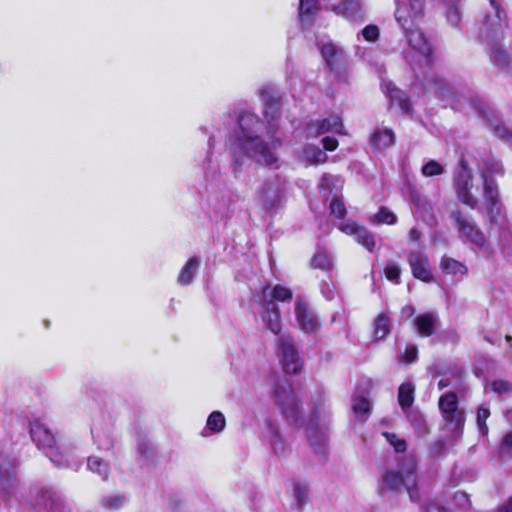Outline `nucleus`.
Returning <instances> with one entry per match:
<instances>
[{
	"instance_id": "37998d69",
	"label": "nucleus",
	"mask_w": 512,
	"mask_h": 512,
	"mask_svg": "<svg viewBox=\"0 0 512 512\" xmlns=\"http://www.w3.org/2000/svg\"><path fill=\"white\" fill-rule=\"evenodd\" d=\"M489 416H490V410L485 405H481L477 409L476 423H477V427H478L479 432L483 436L488 434V426L486 425V420L489 418Z\"/></svg>"
},
{
	"instance_id": "6ab92c4d",
	"label": "nucleus",
	"mask_w": 512,
	"mask_h": 512,
	"mask_svg": "<svg viewBox=\"0 0 512 512\" xmlns=\"http://www.w3.org/2000/svg\"><path fill=\"white\" fill-rule=\"evenodd\" d=\"M317 46L322 57L331 70L337 71L345 65L346 56L343 50L332 43L330 40L326 41L322 39L317 42Z\"/></svg>"
},
{
	"instance_id": "13d9d810",
	"label": "nucleus",
	"mask_w": 512,
	"mask_h": 512,
	"mask_svg": "<svg viewBox=\"0 0 512 512\" xmlns=\"http://www.w3.org/2000/svg\"><path fill=\"white\" fill-rule=\"evenodd\" d=\"M426 512H448L447 508L436 501L429 502L426 506Z\"/></svg>"
},
{
	"instance_id": "f8f14e48",
	"label": "nucleus",
	"mask_w": 512,
	"mask_h": 512,
	"mask_svg": "<svg viewBox=\"0 0 512 512\" xmlns=\"http://www.w3.org/2000/svg\"><path fill=\"white\" fill-rule=\"evenodd\" d=\"M276 402L284 417L292 424L297 425L299 421V405L292 385L282 381L275 387Z\"/></svg>"
},
{
	"instance_id": "f704fd0d",
	"label": "nucleus",
	"mask_w": 512,
	"mask_h": 512,
	"mask_svg": "<svg viewBox=\"0 0 512 512\" xmlns=\"http://www.w3.org/2000/svg\"><path fill=\"white\" fill-rule=\"evenodd\" d=\"M91 435L99 449L108 450L112 447L111 431L102 430L97 425L91 428Z\"/></svg>"
},
{
	"instance_id": "a878e982",
	"label": "nucleus",
	"mask_w": 512,
	"mask_h": 512,
	"mask_svg": "<svg viewBox=\"0 0 512 512\" xmlns=\"http://www.w3.org/2000/svg\"><path fill=\"white\" fill-rule=\"evenodd\" d=\"M226 427V418L220 411H213L209 414L206 425L201 431L202 437H209L214 434H220Z\"/></svg>"
},
{
	"instance_id": "052dcab7",
	"label": "nucleus",
	"mask_w": 512,
	"mask_h": 512,
	"mask_svg": "<svg viewBox=\"0 0 512 512\" xmlns=\"http://www.w3.org/2000/svg\"><path fill=\"white\" fill-rule=\"evenodd\" d=\"M321 292L324 295V297L328 300H332L335 296L334 288H330L328 284H326L325 287L321 288Z\"/></svg>"
},
{
	"instance_id": "3c124183",
	"label": "nucleus",
	"mask_w": 512,
	"mask_h": 512,
	"mask_svg": "<svg viewBox=\"0 0 512 512\" xmlns=\"http://www.w3.org/2000/svg\"><path fill=\"white\" fill-rule=\"evenodd\" d=\"M384 272H385V276L388 280L393 281L395 283H399L401 269L397 264L389 263L385 267Z\"/></svg>"
},
{
	"instance_id": "5701e85b",
	"label": "nucleus",
	"mask_w": 512,
	"mask_h": 512,
	"mask_svg": "<svg viewBox=\"0 0 512 512\" xmlns=\"http://www.w3.org/2000/svg\"><path fill=\"white\" fill-rule=\"evenodd\" d=\"M16 479V462L0 453V492L7 491Z\"/></svg>"
},
{
	"instance_id": "09e8293b",
	"label": "nucleus",
	"mask_w": 512,
	"mask_h": 512,
	"mask_svg": "<svg viewBox=\"0 0 512 512\" xmlns=\"http://www.w3.org/2000/svg\"><path fill=\"white\" fill-rule=\"evenodd\" d=\"M446 82L441 78H435L429 85L426 87V92L428 93H436L440 95H445L446 92Z\"/></svg>"
},
{
	"instance_id": "c03bdc74",
	"label": "nucleus",
	"mask_w": 512,
	"mask_h": 512,
	"mask_svg": "<svg viewBox=\"0 0 512 512\" xmlns=\"http://www.w3.org/2000/svg\"><path fill=\"white\" fill-rule=\"evenodd\" d=\"M126 499L121 495H109L102 499V506L107 510H117L124 506Z\"/></svg>"
},
{
	"instance_id": "2f4dec72",
	"label": "nucleus",
	"mask_w": 512,
	"mask_h": 512,
	"mask_svg": "<svg viewBox=\"0 0 512 512\" xmlns=\"http://www.w3.org/2000/svg\"><path fill=\"white\" fill-rule=\"evenodd\" d=\"M395 134L392 129L377 128L373 132L370 142L375 149H385L394 144Z\"/></svg>"
},
{
	"instance_id": "9d476101",
	"label": "nucleus",
	"mask_w": 512,
	"mask_h": 512,
	"mask_svg": "<svg viewBox=\"0 0 512 512\" xmlns=\"http://www.w3.org/2000/svg\"><path fill=\"white\" fill-rule=\"evenodd\" d=\"M472 172L469 169L467 162L462 159L459 163V167L454 173V187L457 198L466 206L471 209L478 208V199L472 195L471 189L472 183Z\"/></svg>"
},
{
	"instance_id": "864d4df0",
	"label": "nucleus",
	"mask_w": 512,
	"mask_h": 512,
	"mask_svg": "<svg viewBox=\"0 0 512 512\" xmlns=\"http://www.w3.org/2000/svg\"><path fill=\"white\" fill-rule=\"evenodd\" d=\"M361 34L365 40L369 42H374L379 37V29L375 25H368L361 30Z\"/></svg>"
},
{
	"instance_id": "412c9836",
	"label": "nucleus",
	"mask_w": 512,
	"mask_h": 512,
	"mask_svg": "<svg viewBox=\"0 0 512 512\" xmlns=\"http://www.w3.org/2000/svg\"><path fill=\"white\" fill-rule=\"evenodd\" d=\"M339 229L347 235H352L359 244L370 252L376 247L374 235L366 228L359 226L356 222L348 221L343 223L340 225Z\"/></svg>"
},
{
	"instance_id": "bf43d9fd",
	"label": "nucleus",
	"mask_w": 512,
	"mask_h": 512,
	"mask_svg": "<svg viewBox=\"0 0 512 512\" xmlns=\"http://www.w3.org/2000/svg\"><path fill=\"white\" fill-rule=\"evenodd\" d=\"M322 142L327 151H334L338 146V141L333 137H324Z\"/></svg>"
},
{
	"instance_id": "774afa93",
	"label": "nucleus",
	"mask_w": 512,
	"mask_h": 512,
	"mask_svg": "<svg viewBox=\"0 0 512 512\" xmlns=\"http://www.w3.org/2000/svg\"><path fill=\"white\" fill-rule=\"evenodd\" d=\"M225 207H226V204H225V203H223V204H221V206H220L218 209H219V211H221V210H224V209H225Z\"/></svg>"
},
{
	"instance_id": "9b49d317",
	"label": "nucleus",
	"mask_w": 512,
	"mask_h": 512,
	"mask_svg": "<svg viewBox=\"0 0 512 512\" xmlns=\"http://www.w3.org/2000/svg\"><path fill=\"white\" fill-rule=\"evenodd\" d=\"M340 180L332 175L324 174L321 178L319 188L325 201L329 202L331 215L343 218L346 214V207L340 193Z\"/></svg>"
},
{
	"instance_id": "79ce46f5",
	"label": "nucleus",
	"mask_w": 512,
	"mask_h": 512,
	"mask_svg": "<svg viewBox=\"0 0 512 512\" xmlns=\"http://www.w3.org/2000/svg\"><path fill=\"white\" fill-rule=\"evenodd\" d=\"M312 266L324 271H329L332 268L331 255L324 250L318 251L312 259Z\"/></svg>"
},
{
	"instance_id": "8fccbe9b",
	"label": "nucleus",
	"mask_w": 512,
	"mask_h": 512,
	"mask_svg": "<svg viewBox=\"0 0 512 512\" xmlns=\"http://www.w3.org/2000/svg\"><path fill=\"white\" fill-rule=\"evenodd\" d=\"M453 502L456 507L463 510L468 509L471 506L469 496L462 491L455 492L453 495Z\"/></svg>"
},
{
	"instance_id": "f3484780",
	"label": "nucleus",
	"mask_w": 512,
	"mask_h": 512,
	"mask_svg": "<svg viewBox=\"0 0 512 512\" xmlns=\"http://www.w3.org/2000/svg\"><path fill=\"white\" fill-rule=\"evenodd\" d=\"M262 436L277 457L281 458L287 455L288 445L275 421L270 418L265 420Z\"/></svg>"
},
{
	"instance_id": "f03ea898",
	"label": "nucleus",
	"mask_w": 512,
	"mask_h": 512,
	"mask_svg": "<svg viewBox=\"0 0 512 512\" xmlns=\"http://www.w3.org/2000/svg\"><path fill=\"white\" fill-rule=\"evenodd\" d=\"M479 37L486 45L490 62L512 73V31L498 0H481Z\"/></svg>"
},
{
	"instance_id": "e433bc0d",
	"label": "nucleus",
	"mask_w": 512,
	"mask_h": 512,
	"mask_svg": "<svg viewBox=\"0 0 512 512\" xmlns=\"http://www.w3.org/2000/svg\"><path fill=\"white\" fill-rule=\"evenodd\" d=\"M407 418L418 435H424L428 432V427L424 416L415 410L405 412Z\"/></svg>"
},
{
	"instance_id": "c9c22d12",
	"label": "nucleus",
	"mask_w": 512,
	"mask_h": 512,
	"mask_svg": "<svg viewBox=\"0 0 512 512\" xmlns=\"http://www.w3.org/2000/svg\"><path fill=\"white\" fill-rule=\"evenodd\" d=\"M87 467L91 472L98 474L102 479H107L110 472L108 463L97 456L88 458Z\"/></svg>"
},
{
	"instance_id": "5fc2aeb1",
	"label": "nucleus",
	"mask_w": 512,
	"mask_h": 512,
	"mask_svg": "<svg viewBox=\"0 0 512 512\" xmlns=\"http://www.w3.org/2000/svg\"><path fill=\"white\" fill-rule=\"evenodd\" d=\"M491 388L494 392L498 394H504L511 391L512 386L509 382L505 380H495L491 384Z\"/></svg>"
},
{
	"instance_id": "58836bf2",
	"label": "nucleus",
	"mask_w": 512,
	"mask_h": 512,
	"mask_svg": "<svg viewBox=\"0 0 512 512\" xmlns=\"http://www.w3.org/2000/svg\"><path fill=\"white\" fill-rule=\"evenodd\" d=\"M390 332V321L389 318L380 314L374 323V336L376 339L380 340L387 336Z\"/></svg>"
},
{
	"instance_id": "4d7b16f0",
	"label": "nucleus",
	"mask_w": 512,
	"mask_h": 512,
	"mask_svg": "<svg viewBox=\"0 0 512 512\" xmlns=\"http://www.w3.org/2000/svg\"><path fill=\"white\" fill-rule=\"evenodd\" d=\"M494 132L498 137L512 142V133L505 126H495Z\"/></svg>"
},
{
	"instance_id": "6e6d98bb",
	"label": "nucleus",
	"mask_w": 512,
	"mask_h": 512,
	"mask_svg": "<svg viewBox=\"0 0 512 512\" xmlns=\"http://www.w3.org/2000/svg\"><path fill=\"white\" fill-rule=\"evenodd\" d=\"M417 355H418L417 347L414 345H410V346L406 347V349L402 355V358L405 362L411 363L417 359Z\"/></svg>"
},
{
	"instance_id": "a211bd4d",
	"label": "nucleus",
	"mask_w": 512,
	"mask_h": 512,
	"mask_svg": "<svg viewBox=\"0 0 512 512\" xmlns=\"http://www.w3.org/2000/svg\"><path fill=\"white\" fill-rule=\"evenodd\" d=\"M295 318L298 327L306 334H315L320 329V322L315 312L303 301L295 302Z\"/></svg>"
},
{
	"instance_id": "69168bd1",
	"label": "nucleus",
	"mask_w": 512,
	"mask_h": 512,
	"mask_svg": "<svg viewBox=\"0 0 512 512\" xmlns=\"http://www.w3.org/2000/svg\"><path fill=\"white\" fill-rule=\"evenodd\" d=\"M505 418L507 422L512 425V408L507 410V412L505 413Z\"/></svg>"
},
{
	"instance_id": "338daca9",
	"label": "nucleus",
	"mask_w": 512,
	"mask_h": 512,
	"mask_svg": "<svg viewBox=\"0 0 512 512\" xmlns=\"http://www.w3.org/2000/svg\"><path fill=\"white\" fill-rule=\"evenodd\" d=\"M146 448V444H138V450L140 453H144Z\"/></svg>"
},
{
	"instance_id": "bb28decb",
	"label": "nucleus",
	"mask_w": 512,
	"mask_h": 512,
	"mask_svg": "<svg viewBox=\"0 0 512 512\" xmlns=\"http://www.w3.org/2000/svg\"><path fill=\"white\" fill-rule=\"evenodd\" d=\"M307 437L310 444L316 448L317 452L323 450L326 443L325 428L319 425L314 418H312L307 425Z\"/></svg>"
},
{
	"instance_id": "4c0bfd02",
	"label": "nucleus",
	"mask_w": 512,
	"mask_h": 512,
	"mask_svg": "<svg viewBox=\"0 0 512 512\" xmlns=\"http://www.w3.org/2000/svg\"><path fill=\"white\" fill-rule=\"evenodd\" d=\"M353 411L358 420L367 419L370 412V402L366 397L356 396L353 399Z\"/></svg>"
},
{
	"instance_id": "72a5a7b5",
	"label": "nucleus",
	"mask_w": 512,
	"mask_h": 512,
	"mask_svg": "<svg viewBox=\"0 0 512 512\" xmlns=\"http://www.w3.org/2000/svg\"><path fill=\"white\" fill-rule=\"evenodd\" d=\"M415 386L412 382H404L398 389V402L404 412L410 410L414 402Z\"/></svg>"
},
{
	"instance_id": "39448f33",
	"label": "nucleus",
	"mask_w": 512,
	"mask_h": 512,
	"mask_svg": "<svg viewBox=\"0 0 512 512\" xmlns=\"http://www.w3.org/2000/svg\"><path fill=\"white\" fill-rule=\"evenodd\" d=\"M30 435L37 447L58 467H67L77 471L80 464L75 461L66 449L61 448L55 435L40 420L30 423Z\"/></svg>"
},
{
	"instance_id": "4468645a",
	"label": "nucleus",
	"mask_w": 512,
	"mask_h": 512,
	"mask_svg": "<svg viewBox=\"0 0 512 512\" xmlns=\"http://www.w3.org/2000/svg\"><path fill=\"white\" fill-rule=\"evenodd\" d=\"M278 354L285 373L296 374L300 371L302 367V361L290 336H279Z\"/></svg>"
},
{
	"instance_id": "603ef678",
	"label": "nucleus",
	"mask_w": 512,
	"mask_h": 512,
	"mask_svg": "<svg viewBox=\"0 0 512 512\" xmlns=\"http://www.w3.org/2000/svg\"><path fill=\"white\" fill-rule=\"evenodd\" d=\"M293 492H294V496H295L298 504L300 506H302L305 503L306 498H307V493H308L307 487L304 485H301L299 483H294Z\"/></svg>"
},
{
	"instance_id": "1a4fd4ad",
	"label": "nucleus",
	"mask_w": 512,
	"mask_h": 512,
	"mask_svg": "<svg viewBox=\"0 0 512 512\" xmlns=\"http://www.w3.org/2000/svg\"><path fill=\"white\" fill-rule=\"evenodd\" d=\"M285 180L275 176L265 180L257 189L256 202L266 212L278 209L283 201Z\"/></svg>"
},
{
	"instance_id": "7c9ffc66",
	"label": "nucleus",
	"mask_w": 512,
	"mask_h": 512,
	"mask_svg": "<svg viewBox=\"0 0 512 512\" xmlns=\"http://www.w3.org/2000/svg\"><path fill=\"white\" fill-rule=\"evenodd\" d=\"M200 266V258L194 256L190 258L180 270L177 283L181 286H187L192 283Z\"/></svg>"
},
{
	"instance_id": "ea45409f",
	"label": "nucleus",
	"mask_w": 512,
	"mask_h": 512,
	"mask_svg": "<svg viewBox=\"0 0 512 512\" xmlns=\"http://www.w3.org/2000/svg\"><path fill=\"white\" fill-rule=\"evenodd\" d=\"M443 2L446 6H448V10L446 12L448 22L451 25L456 26L461 19L459 10V4L461 0H443Z\"/></svg>"
},
{
	"instance_id": "20e7f679",
	"label": "nucleus",
	"mask_w": 512,
	"mask_h": 512,
	"mask_svg": "<svg viewBox=\"0 0 512 512\" xmlns=\"http://www.w3.org/2000/svg\"><path fill=\"white\" fill-rule=\"evenodd\" d=\"M483 182V198L489 215L490 232L497 227L499 232L498 247L506 256L512 257V227L503 211L499 199L498 186L494 176L503 174L502 164L495 159H486L479 165Z\"/></svg>"
},
{
	"instance_id": "e2e57ef3",
	"label": "nucleus",
	"mask_w": 512,
	"mask_h": 512,
	"mask_svg": "<svg viewBox=\"0 0 512 512\" xmlns=\"http://www.w3.org/2000/svg\"><path fill=\"white\" fill-rule=\"evenodd\" d=\"M414 314V308L411 305L403 307L401 311L402 318H410Z\"/></svg>"
},
{
	"instance_id": "f257e3e1",
	"label": "nucleus",
	"mask_w": 512,
	"mask_h": 512,
	"mask_svg": "<svg viewBox=\"0 0 512 512\" xmlns=\"http://www.w3.org/2000/svg\"><path fill=\"white\" fill-rule=\"evenodd\" d=\"M264 103L266 124L252 112H244L238 118L237 128L227 142L231 155L233 172L240 173L249 160L257 164L279 168L278 150L283 138L279 131V94L272 86L260 91Z\"/></svg>"
},
{
	"instance_id": "aec40b11",
	"label": "nucleus",
	"mask_w": 512,
	"mask_h": 512,
	"mask_svg": "<svg viewBox=\"0 0 512 512\" xmlns=\"http://www.w3.org/2000/svg\"><path fill=\"white\" fill-rule=\"evenodd\" d=\"M408 263L415 278L423 282L434 280L428 256L424 252H411L408 255Z\"/></svg>"
},
{
	"instance_id": "393cba45",
	"label": "nucleus",
	"mask_w": 512,
	"mask_h": 512,
	"mask_svg": "<svg viewBox=\"0 0 512 512\" xmlns=\"http://www.w3.org/2000/svg\"><path fill=\"white\" fill-rule=\"evenodd\" d=\"M382 91L390 97L391 101L397 103L399 108L404 113H409L411 110V103L406 94L398 89L392 82L383 81L381 83Z\"/></svg>"
},
{
	"instance_id": "0eeeda50",
	"label": "nucleus",
	"mask_w": 512,
	"mask_h": 512,
	"mask_svg": "<svg viewBox=\"0 0 512 512\" xmlns=\"http://www.w3.org/2000/svg\"><path fill=\"white\" fill-rule=\"evenodd\" d=\"M450 219L458 232L459 238L464 243L473 244L488 256L494 254V248L488 243L484 232L471 216L464 214L460 210H455L450 214Z\"/></svg>"
},
{
	"instance_id": "6e6552de",
	"label": "nucleus",
	"mask_w": 512,
	"mask_h": 512,
	"mask_svg": "<svg viewBox=\"0 0 512 512\" xmlns=\"http://www.w3.org/2000/svg\"><path fill=\"white\" fill-rule=\"evenodd\" d=\"M439 409L444 421V430L457 440L463 433L465 414L459 407L458 397L454 392H447L439 398Z\"/></svg>"
},
{
	"instance_id": "de8ad7c7",
	"label": "nucleus",
	"mask_w": 512,
	"mask_h": 512,
	"mask_svg": "<svg viewBox=\"0 0 512 512\" xmlns=\"http://www.w3.org/2000/svg\"><path fill=\"white\" fill-rule=\"evenodd\" d=\"M499 454L500 457L512 458V431L506 433L503 437L499 448Z\"/></svg>"
},
{
	"instance_id": "a18cd8bd",
	"label": "nucleus",
	"mask_w": 512,
	"mask_h": 512,
	"mask_svg": "<svg viewBox=\"0 0 512 512\" xmlns=\"http://www.w3.org/2000/svg\"><path fill=\"white\" fill-rule=\"evenodd\" d=\"M382 435L397 453L404 452L406 450L407 445L404 439L399 438L396 434L390 432H383Z\"/></svg>"
},
{
	"instance_id": "c85d7f7f",
	"label": "nucleus",
	"mask_w": 512,
	"mask_h": 512,
	"mask_svg": "<svg viewBox=\"0 0 512 512\" xmlns=\"http://www.w3.org/2000/svg\"><path fill=\"white\" fill-rule=\"evenodd\" d=\"M256 297L261 298L267 302L273 301H286L292 298V292L289 288L284 287L282 285H275L271 287L269 285L265 286L262 290L261 295H257Z\"/></svg>"
},
{
	"instance_id": "4be33fe9",
	"label": "nucleus",
	"mask_w": 512,
	"mask_h": 512,
	"mask_svg": "<svg viewBox=\"0 0 512 512\" xmlns=\"http://www.w3.org/2000/svg\"><path fill=\"white\" fill-rule=\"evenodd\" d=\"M344 126L338 116H331L322 121L311 122L307 127V134L311 137H317L326 132H335L343 134Z\"/></svg>"
},
{
	"instance_id": "423d86ee",
	"label": "nucleus",
	"mask_w": 512,
	"mask_h": 512,
	"mask_svg": "<svg viewBox=\"0 0 512 512\" xmlns=\"http://www.w3.org/2000/svg\"><path fill=\"white\" fill-rule=\"evenodd\" d=\"M416 479V461L413 456H405L398 472L387 471L383 475L379 488L381 491H397L405 487L410 499L417 502L419 494Z\"/></svg>"
},
{
	"instance_id": "c756f323",
	"label": "nucleus",
	"mask_w": 512,
	"mask_h": 512,
	"mask_svg": "<svg viewBox=\"0 0 512 512\" xmlns=\"http://www.w3.org/2000/svg\"><path fill=\"white\" fill-rule=\"evenodd\" d=\"M298 158L306 164L316 165L326 162L327 155L315 145H305L299 152Z\"/></svg>"
},
{
	"instance_id": "b1692460",
	"label": "nucleus",
	"mask_w": 512,
	"mask_h": 512,
	"mask_svg": "<svg viewBox=\"0 0 512 512\" xmlns=\"http://www.w3.org/2000/svg\"><path fill=\"white\" fill-rule=\"evenodd\" d=\"M439 268L444 275L452 276L455 281L462 280L468 273V268L464 263L448 256L441 258Z\"/></svg>"
},
{
	"instance_id": "2eb2a0df",
	"label": "nucleus",
	"mask_w": 512,
	"mask_h": 512,
	"mask_svg": "<svg viewBox=\"0 0 512 512\" xmlns=\"http://www.w3.org/2000/svg\"><path fill=\"white\" fill-rule=\"evenodd\" d=\"M327 9L353 23H362L366 18L362 0H341L338 4H328Z\"/></svg>"
},
{
	"instance_id": "49530a36",
	"label": "nucleus",
	"mask_w": 512,
	"mask_h": 512,
	"mask_svg": "<svg viewBox=\"0 0 512 512\" xmlns=\"http://www.w3.org/2000/svg\"><path fill=\"white\" fill-rule=\"evenodd\" d=\"M421 171L424 176L432 177L441 175L444 172V167L437 161L430 160L422 167Z\"/></svg>"
},
{
	"instance_id": "ddd939ff",
	"label": "nucleus",
	"mask_w": 512,
	"mask_h": 512,
	"mask_svg": "<svg viewBox=\"0 0 512 512\" xmlns=\"http://www.w3.org/2000/svg\"><path fill=\"white\" fill-rule=\"evenodd\" d=\"M35 505L47 512H71V503L61 494L49 488H35L32 492Z\"/></svg>"
},
{
	"instance_id": "680f3d73",
	"label": "nucleus",
	"mask_w": 512,
	"mask_h": 512,
	"mask_svg": "<svg viewBox=\"0 0 512 512\" xmlns=\"http://www.w3.org/2000/svg\"><path fill=\"white\" fill-rule=\"evenodd\" d=\"M495 512H512V496L506 503L499 506Z\"/></svg>"
},
{
	"instance_id": "7ed1b4c3",
	"label": "nucleus",
	"mask_w": 512,
	"mask_h": 512,
	"mask_svg": "<svg viewBox=\"0 0 512 512\" xmlns=\"http://www.w3.org/2000/svg\"><path fill=\"white\" fill-rule=\"evenodd\" d=\"M396 1L395 19L405 32L407 46L402 51L405 62L415 72H424L432 64V48L423 32L412 28L414 21L422 15L423 0H407L405 3Z\"/></svg>"
},
{
	"instance_id": "473e14b6",
	"label": "nucleus",
	"mask_w": 512,
	"mask_h": 512,
	"mask_svg": "<svg viewBox=\"0 0 512 512\" xmlns=\"http://www.w3.org/2000/svg\"><path fill=\"white\" fill-rule=\"evenodd\" d=\"M318 9V0H299V18L302 24L309 25Z\"/></svg>"
},
{
	"instance_id": "0e129e2a",
	"label": "nucleus",
	"mask_w": 512,
	"mask_h": 512,
	"mask_svg": "<svg viewBox=\"0 0 512 512\" xmlns=\"http://www.w3.org/2000/svg\"><path fill=\"white\" fill-rule=\"evenodd\" d=\"M420 238V233L417 229L413 228L409 232V240L410 241H418Z\"/></svg>"
},
{
	"instance_id": "cd10ccee",
	"label": "nucleus",
	"mask_w": 512,
	"mask_h": 512,
	"mask_svg": "<svg viewBox=\"0 0 512 512\" xmlns=\"http://www.w3.org/2000/svg\"><path fill=\"white\" fill-rule=\"evenodd\" d=\"M414 325L419 335L431 336L437 327V315L432 312L420 314L415 318Z\"/></svg>"
},
{
	"instance_id": "a19ab883",
	"label": "nucleus",
	"mask_w": 512,
	"mask_h": 512,
	"mask_svg": "<svg viewBox=\"0 0 512 512\" xmlns=\"http://www.w3.org/2000/svg\"><path fill=\"white\" fill-rule=\"evenodd\" d=\"M370 221L376 224L392 225L396 223L397 217L386 207H381L379 211L370 218Z\"/></svg>"
},
{
	"instance_id": "dca6fc26",
	"label": "nucleus",
	"mask_w": 512,
	"mask_h": 512,
	"mask_svg": "<svg viewBox=\"0 0 512 512\" xmlns=\"http://www.w3.org/2000/svg\"><path fill=\"white\" fill-rule=\"evenodd\" d=\"M253 302L258 306V314L264 326L273 334L280 336L281 318L278 306L273 301L267 302L256 296L253 297Z\"/></svg>"
}]
</instances>
